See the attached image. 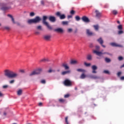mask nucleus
<instances>
[{
    "label": "nucleus",
    "mask_w": 124,
    "mask_h": 124,
    "mask_svg": "<svg viewBox=\"0 0 124 124\" xmlns=\"http://www.w3.org/2000/svg\"><path fill=\"white\" fill-rule=\"evenodd\" d=\"M4 75L8 78H17L18 73L9 69H6L4 71Z\"/></svg>",
    "instance_id": "obj_1"
},
{
    "label": "nucleus",
    "mask_w": 124,
    "mask_h": 124,
    "mask_svg": "<svg viewBox=\"0 0 124 124\" xmlns=\"http://www.w3.org/2000/svg\"><path fill=\"white\" fill-rule=\"evenodd\" d=\"M41 21V18L39 16H36L34 18L29 19L28 20V24H37Z\"/></svg>",
    "instance_id": "obj_2"
},
{
    "label": "nucleus",
    "mask_w": 124,
    "mask_h": 124,
    "mask_svg": "<svg viewBox=\"0 0 124 124\" xmlns=\"http://www.w3.org/2000/svg\"><path fill=\"white\" fill-rule=\"evenodd\" d=\"M0 9L2 11H6L8 9H10V7L7 6V4L3 3L0 4Z\"/></svg>",
    "instance_id": "obj_3"
},
{
    "label": "nucleus",
    "mask_w": 124,
    "mask_h": 124,
    "mask_svg": "<svg viewBox=\"0 0 124 124\" xmlns=\"http://www.w3.org/2000/svg\"><path fill=\"white\" fill-rule=\"evenodd\" d=\"M63 84L66 87H71L72 86V82L68 79H65L63 82Z\"/></svg>",
    "instance_id": "obj_4"
},
{
    "label": "nucleus",
    "mask_w": 124,
    "mask_h": 124,
    "mask_svg": "<svg viewBox=\"0 0 124 124\" xmlns=\"http://www.w3.org/2000/svg\"><path fill=\"white\" fill-rule=\"evenodd\" d=\"M93 53L94 54H96V55H97V56H101V55H104L105 54H107V55H109V56H112V54L108 53V52H104V53H102V52H100V51H97V50H93Z\"/></svg>",
    "instance_id": "obj_5"
},
{
    "label": "nucleus",
    "mask_w": 124,
    "mask_h": 124,
    "mask_svg": "<svg viewBox=\"0 0 124 124\" xmlns=\"http://www.w3.org/2000/svg\"><path fill=\"white\" fill-rule=\"evenodd\" d=\"M56 16H58V17H60V19H61V20L65 19V15L64 14L61 15L60 12L56 13Z\"/></svg>",
    "instance_id": "obj_6"
},
{
    "label": "nucleus",
    "mask_w": 124,
    "mask_h": 124,
    "mask_svg": "<svg viewBox=\"0 0 124 124\" xmlns=\"http://www.w3.org/2000/svg\"><path fill=\"white\" fill-rule=\"evenodd\" d=\"M81 20L84 23H90V22H91V20H90V19H89V17L86 16H82L81 18Z\"/></svg>",
    "instance_id": "obj_7"
},
{
    "label": "nucleus",
    "mask_w": 124,
    "mask_h": 124,
    "mask_svg": "<svg viewBox=\"0 0 124 124\" xmlns=\"http://www.w3.org/2000/svg\"><path fill=\"white\" fill-rule=\"evenodd\" d=\"M97 41L103 47V48H105L106 47L105 46L103 45L104 41L102 39V38L100 37L99 39L97 40Z\"/></svg>",
    "instance_id": "obj_8"
},
{
    "label": "nucleus",
    "mask_w": 124,
    "mask_h": 124,
    "mask_svg": "<svg viewBox=\"0 0 124 124\" xmlns=\"http://www.w3.org/2000/svg\"><path fill=\"white\" fill-rule=\"evenodd\" d=\"M61 66H62V67H63L65 70H68V69H69V66H68L67 63L65 62L62 63L61 65Z\"/></svg>",
    "instance_id": "obj_9"
},
{
    "label": "nucleus",
    "mask_w": 124,
    "mask_h": 124,
    "mask_svg": "<svg viewBox=\"0 0 124 124\" xmlns=\"http://www.w3.org/2000/svg\"><path fill=\"white\" fill-rule=\"evenodd\" d=\"M95 13L96 14V17H97V18H100V17H101V13H100L99 11L96 10Z\"/></svg>",
    "instance_id": "obj_10"
},
{
    "label": "nucleus",
    "mask_w": 124,
    "mask_h": 124,
    "mask_svg": "<svg viewBox=\"0 0 124 124\" xmlns=\"http://www.w3.org/2000/svg\"><path fill=\"white\" fill-rule=\"evenodd\" d=\"M48 19L50 22L55 23L56 22V17L55 16H50L48 17Z\"/></svg>",
    "instance_id": "obj_11"
},
{
    "label": "nucleus",
    "mask_w": 124,
    "mask_h": 124,
    "mask_svg": "<svg viewBox=\"0 0 124 124\" xmlns=\"http://www.w3.org/2000/svg\"><path fill=\"white\" fill-rule=\"evenodd\" d=\"M54 31H56V32H59V33H62L63 32V30L62 28H57L54 30Z\"/></svg>",
    "instance_id": "obj_12"
},
{
    "label": "nucleus",
    "mask_w": 124,
    "mask_h": 124,
    "mask_svg": "<svg viewBox=\"0 0 124 124\" xmlns=\"http://www.w3.org/2000/svg\"><path fill=\"white\" fill-rule=\"evenodd\" d=\"M86 33H87V34H88L89 36H92L93 35V33L90 30H89V29L86 30Z\"/></svg>",
    "instance_id": "obj_13"
},
{
    "label": "nucleus",
    "mask_w": 124,
    "mask_h": 124,
    "mask_svg": "<svg viewBox=\"0 0 124 124\" xmlns=\"http://www.w3.org/2000/svg\"><path fill=\"white\" fill-rule=\"evenodd\" d=\"M92 68L93 69L92 73H96V71L95 70L97 69V66L94 65L92 66Z\"/></svg>",
    "instance_id": "obj_14"
},
{
    "label": "nucleus",
    "mask_w": 124,
    "mask_h": 124,
    "mask_svg": "<svg viewBox=\"0 0 124 124\" xmlns=\"http://www.w3.org/2000/svg\"><path fill=\"white\" fill-rule=\"evenodd\" d=\"M70 70L64 71L61 73L62 75H66V74H70Z\"/></svg>",
    "instance_id": "obj_15"
},
{
    "label": "nucleus",
    "mask_w": 124,
    "mask_h": 124,
    "mask_svg": "<svg viewBox=\"0 0 124 124\" xmlns=\"http://www.w3.org/2000/svg\"><path fill=\"white\" fill-rule=\"evenodd\" d=\"M42 68H39L38 69H37L36 70H35L36 72L37 73V75H38V74H40L41 73V72H42Z\"/></svg>",
    "instance_id": "obj_16"
},
{
    "label": "nucleus",
    "mask_w": 124,
    "mask_h": 124,
    "mask_svg": "<svg viewBox=\"0 0 124 124\" xmlns=\"http://www.w3.org/2000/svg\"><path fill=\"white\" fill-rule=\"evenodd\" d=\"M47 18H48V17H47L46 16H43V24H44V25H45V24H47V22H46V20H47Z\"/></svg>",
    "instance_id": "obj_17"
},
{
    "label": "nucleus",
    "mask_w": 124,
    "mask_h": 124,
    "mask_svg": "<svg viewBox=\"0 0 124 124\" xmlns=\"http://www.w3.org/2000/svg\"><path fill=\"white\" fill-rule=\"evenodd\" d=\"M45 26H46V27H47V29H48L49 30V31H52L53 30V28L52 27V26H50V25H49V23H46L45 24Z\"/></svg>",
    "instance_id": "obj_18"
},
{
    "label": "nucleus",
    "mask_w": 124,
    "mask_h": 124,
    "mask_svg": "<svg viewBox=\"0 0 124 124\" xmlns=\"http://www.w3.org/2000/svg\"><path fill=\"white\" fill-rule=\"evenodd\" d=\"M50 38H51V36L50 35L44 36V39H45V40H46L47 41H48V40H50Z\"/></svg>",
    "instance_id": "obj_19"
},
{
    "label": "nucleus",
    "mask_w": 124,
    "mask_h": 124,
    "mask_svg": "<svg viewBox=\"0 0 124 124\" xmlns=\"http://www.w3.org/2000/svg\"><path fill=\"white\" fill-rule=\"evenodd\" d=\"M111 46H114L115 47H123V46L120 45H118L116 43H113L111 44Z\"/></svg>",
    "instance_id": "obj_20"
},
{
    "label": "nucleus",
    "mask_w": 124,
    "mask_h": 124,
    "mask_svg": "<svg viewBox=\"0 0 124 124\" xmlns=\"http://www.w3.org/2000/svg\"><path fill=\"white\" fill-rule=\"evenodd\" d=\"M70 63L71 64H77V63H78V61L76 60H71Z\"/></svg>",
    "instance_id": "obj_21"
},
{
    "label": "nucleus",
    "mask_w": 124,
    "mask_h": 124,
    "mask_svg": "<svg viewBox=\"0 0 124 124\" xmlns=\"http://www.w3.org/2000/svg\"><path fill=\"white\" fill-rule=\"evenodd\" d=\"M78 72H82V73H85L86 72V70L83 69H77Z\"/></svg>",
    "instance_id": "obj_22"
},
{
    "label": "nucleus",
    "mask_w": 124,
    "mask_h": 124,
    "mask_svg": "<svg viewBox=\"0 0 124 124\" xmlns=\"http://www.w3.org/2000/svg\"><path fill=\"white\" fill-rule=\"evenodd\" d=\"M87 77V76L86 75H85L84 73H82L80 77V79H85V78H86Z\"/></svg>",
    "instance_id": "obj_23"
},
{
    "label": "nucleus",
    "mask_w": 124,
    "mask_h": 124,
    "mask_svg": "<svg viewBox=\"0 0 124 124\" xmlns=\"http://www.w3.org/2000/svg\"><path fill=\"white\" fill-rule=\"evenodd\" d=\"M33 75H37V73H36V71H33L30 74V76H33Z\"/></svg>",
    "instance_id": "obj_24"
},
{
    "label": "nucleus",
    "mask_w": 124,
    "mask_h": 124,
    "mask_svg": "<svg viewBox=\"0 0 124 124\" xmlns=\"http://www.w3.org/2000/svg\"><path fill=\"white\" fill-rule=\"evenodd\" d=\"M22 93H23V91L21 89H19L17 92V95H21Z\"/></svg>",
    "instance_id": "obj_25"
},
{
    "label": "nucleus",
    "mask_w": 124,
    "mask_h": 124,
    "mask_svg": "<svg viewBox=\"0 0 124 124\" xmlns=\"http://www.w3.org/2000/svg\"><path fill=\"white\" fill-rule=\"evenodd\" d=\"M48 62V59L44 58L40 60V62Z\"/></svg>",
    "instance_id": "obj_26"
},
{
    "label": "nucleus",
    "mask_w": 124,
    "mask_h": 124,
    "mask_svg": "<svg viewBox=\"0 0 124 124\" xmlns=\"http://www.w3.org/2000/svg\"><path fill=\"white\" fill-rule=\"evenodd\" d=\"M59 102L60 103H64V102H65V99H62V98H61L59 99Z\"/></svg>",
    "instance_id": "obj_27"
},
{
    "label": "nucleus",
    "mask_w": 124,
    "mask_h": 124,
    "mask_svg": "<svg viewBox=\"0 0 124 124\" xmlns=\"http://www.w3.org/2000/svg\"><path fill=\"white\" fill-rule=\"evenodd\" d=\"M112 13L113 15H117V14H118V11L114 10L112 11Z\"/></svg>",
    "instance_id": "obj_28"
},
{
    "label": "nucleus",
    "mask_w": 124,
    "mask_h": 124,
    "mask_svg": "<svg viewBox=\"0 0 124 124\" xmlns=\"http://www.w3.org/2000/svg\"><path fill=\"white\" fill-rule=\"evenodd\" d=\"M93 28H94V30H95V31H98V29H99V27L97 25H94Z\"/></svg>",
    "instance_id": "obj_29"
},
{
    "label": "nucleus",
    "mask_w": 124,
    "mask_h": 124,
    "mask_svg": "<svg viewBox=\"0 0 124 124\" xmlns=\"http://www.w3.org/2000/svg\"><path fill=\"white\" fill-rule=\"evenodd\" d=\"M3 30H6L7 31H9L10 30V27L8 26H5L3 27Z\"/></svg>",
    "instance_id": "obj_30"
},
{
    "label": "nucleus",
    "mask_w": 124,
    "mask_h": 124,
    "mask_svg": "<svg viewBox=\"0 0 124 124\" xmlns=\"http://www.w3.org/2000/svg\"><path fill=\"white\" fill-rule=\"evenodd\" d=\"M87 59L88 60V61L92 60V56L91 55H88L87 56Z\"/></svg>",
    "instance_id": "obj_31"
},
{
    "label": "nucleus",
    "mask_w": 124,
    "mask_h": 124,
    "mask_svg": "<svg viewBox=\"0 0 124 124\" xmlns=\"http://www.w3.org/2000/svg\"><path fill=\"white\" fill-rule=\"evenodd\" d=\"M105 60L106 62H111V60L108 58H106Z\"/></svg>",
    "instance_id": "obj_32"
},
{
    "label": "nucleus",
    "mask_w": 124,
    "mask_h": 124,
    "mask_svg": "<svg viewBox=\"0 0 124 124\" xmlns=\"http://www.w3.org/2000/svg\"><path fill=\"white\" fill-rule=\"evenodd\" d=\"M90 77L92 78V79H97V78H98L97 76L93 75L91 76Z\"/></svg>",
    "instance_id": "obj_33"
},
{
    "label": "nucleus",
    "mask_w": 124,
    "mask_h": 124,
    "mask_svg": "<svg viewBox=\"0 0 124 124\" xmlns=\"http://www.w3.org/2000/svg\"><path fill=\"white\" fill-rule=\"evenodd\" d=\"M65 122L66 124H69V123H68V117H66L65 118Z\"/></svg>",
    "instance_id": "obj_34"
},
{
    "label": "nucleus",
    "mask_w": 124,
    "mask_h": 124,
    "mask_svg": "<svg viewBox=\"0 0 124 124\" xmlns=\"http://www.w3.org/2000/svg\"><path fill=\"white\" fill-rule=\"evenodd\" d=\"M62 25H68V21H62Z\"/></svg>",
    "instance_id": "obj_35"
},
{
    "label": "nucleus",
    "mask_w": 124,
    "mask_h": 124,
    "mask_svg": "<svg viewBox=\"0 0 124 124\" xmlns=\"http://www.w3.org/2000/svg\"><path fill=\"white\" fill-rule=\"evenodd\" d=\"M76 21H80V16H77L75 17Z\"/></svg>",
    "instance_id": "obj_36"
},
{
    "label": "nucleus",
    "mask_w": 124,
    "mask_h": 124,
    "mask_svg": "<svg viewBox=\"0 0 124 124\" xmlns=\"http://www.w3.org/2000/svg\"><path fill=\"white\" fill-rule=\"evenodd\" d=\"M85 65H86L87 67L91 66V63H87L85 62L84 63Z\"/></svg>",
    "instance_id": "obj_37"
},
{
    "label": "nucleus",
    "mask_w": 124,
    "mask_h": 124,
    "mask_svg": "<svg viewBox=\"0 0 124 124\" xmlns=\"http://www.w3.org/2000/svg\"><path fill=\"white\" fill-rule=\"evenodd\" d=\"M41 84H46V80L45 79H42L41 80Z\"/></svg>",
    "instance_id": "obj_38"
},
{
    "label": "nucleus",
    "mask_w": 124,
    "mask_h": 124,
    "mask_svg": "<svg viewBox=\"0 0 124 124\" xmlns=\"http://www.w3.org/2000/svg\"><path fill=\"white\" fill-rule=\"evenodd\" d=\"M118 30H123V26H122V25L118 26Z\"/></svg>",
    "instance_id": "obj_39"
},
{
    "label": "nucleus",
    "mask_w": 124,
    "mask_h": 124,
    "mask_svg": "<svg viewBox=\"0 0 124 124\" xmlns=\"http://www.w3.org/2000/svg\"><path fill=\"white\" fill-rule=\"evenodd\" d=\"M70 14H71L72 15H74L75 14V11L73 10H71L70 12Z\"/></svg>",
    "instance_id": "obj_40"
},
{
    "label": "nucleus",
    "mask_w": 124,
    "mask_h": 124,
    "mask_svg": "<svg viewBox=\"0 0 124 124\" xmlns=\"http://www.w3.org/2000/svg\"><path fill=\"white\" fill-rule=\"evenodd\" d=\"M35 15V14H34V13H33V12H31V13H30V16H31V17H33V16Z\"/></svg>",
    "instance_id": "obj_41"
},
{
    "label": "nucleus",
    "mask_w": 124,
    "mask_h": 124,
    "mask_svg": "<svg viewBox=\"0 0 124 124\" xmlns=\"http://www.w3.org/2000/svg\"><path fill=\"white\" fill-rule=\"evenodd\" d=\"M124 33V31L122 30H120L118 31V34H123Z\"/></svg>",
    "instance_id": "obj_42"
},
{
    "label": "nucleus",
    "mask_w": 124,
    "mask_h": 124,
    "mask_svg": "<svg viewBox=\"0 0 124 124\" xmlns=\"http://www.w3.org/2000/svg\"><path fill=\"white\" fill-rule=\"evenodd\" d=\"M95 49L96 50H97V51H98L99 50V49H100V46H96Z\"/></svg>",
    "instance_id": "obj_43"
},
{
    "label": "nucleus",
    "mask_w": 124,
    "mask_h": 124,
    "mask_svg": "<svg viewBox=\"0 0 124 124\" xmlns=\"http://www.w3.org/2000/svg\"><path fill=\"white\" fill-rule=\"evenodd\" d=\"M70 95L69 94H66L64 96V98H68L69 97Z\"/></svg>",
    "instance_id": "obj_44"
},
{
    "label": "nucleus",
    "mask_w": 124,
    "mask_h": 124,
    "mask_svg": "<svg viewBox=\"0 0 124 124\" xmlns=\"http://www.w3.org/2000/svg\"><path fill=\"white\" fill-rule=\"evenodd\" d=\"M119 61H123L124 60V58L122 56H120L118 57Z\"/></svg>",
    "instance_id": "obj_45"
},
{
    "label": "nucleus",
    "mask_w": 124,
    "mask_h": 124,
    "mask_svg": "<svg viewBox=\"0 0 124 124\" xmlns=\"http://www.w3.org/2000/svg\"><path fill=\"white\" fill-rule=\"evenodd\" d=\"M72 29H71V28H69V29H68V30H67V31H68V32H72Z\"/></svg>",
    "instance_id": "obj_46"
},
{
    "label": "nucleus",
    "mask_w": 124,
    "mask_h": 124,
    "mask_svg": "<svg viewBox=\"0 0 124 124\" xmlns=\"http://www.w3.org/2000/svg\"><path fill=\"white\" fill-rule=\"evenodd\" d=\"M104 73H106V74H110V73L109 72V71H108V70L104 71Z\"/></svg>",
    "instance_id": "obj_47"
},
{
    "label": "nucleus",
    "mask_w": 124,
    "mask_h": 124,
    "mask_svg": "<svg viewBox=\"0 0 124 124\" xmlns=\"http://www.w3.org/2000/svg\"><path fill=\"white\" fill-rule=\"evenodd\" d=\"M121 75H122V72H119L117 73V76L118 77H120L121 76Z\"/></svg>",
    "instance_id": "obj_48"
},
{
    "label": "nucleus",
    "mask_w": 124,
    "mask_h": 124,
    "mask_svg": "<svg viewBox=\"0 0 124 124\" xmlns=\"http://www.w3.org/2000/svg\"><path fill=\"white\" fill-rule=\"evenodd\" d=\"M2 88L3 89H7L8 88V85H3Z\"/></svg>",
    "instance_id": "obj_49"
},
{
    "label": "nucleus",
    "mask_w": 124,
    "mask_h": 124,
    "mask_svg": "<svg viewBox=\"0 0 124 124\" xmlns=\"http://www.w3.org/2000/svg\"><path fill=\"white\" fill-rule=\"evenodd\" d=\"M42 28V27L40 25L37 27V30H41Z\"/></svg>",
    "instance_id": "obj_50"
},
{
    "label": "nucleus",
    "mask_w": 124,
    "mask_h": 124,
    "mask_svg": "<svg viewBox=\"0 0 124 124\" xmlns=\"http://www.w3.org/2000/svg\"><path fill=\"white\" fill-rule=\"evenodd\" d=\"M14 82H15V80L14 79H13V80L10 81L9 83H10V84H13L14 83Z\"/></svg>",
    "instance_id": "obj_51"
},
{
    "label": "nucleus",
    "mask_w": 124,
    "mask_h": 124,
    "mask_svg": "<svg viewBox=\"0 0 124 124\" xmlns=\"http://www.w3.org/2000/svg\"><path fill=\"white\" fill-rule=\"evenodd\" d=\"M41 3L42 5H44L45 2H44V0H41Z\"/></svg>",
    "instance_id": "obj_52"
},
{
    "label": "nucleus",
    "mask_w": 124,
    "mask_h": 124,
    "mask_svg": "<svg viewBox=\"0 0 124 124\" xmlns=\"http://www.w3.org/2000/svg\"><path fill=\"white\" fill-rule=\"evenodd\" d=\"M12 21L13 23V24H16V22H15V20H14V18H12Z\"/></svg>",
    "instance_id": "obj_53"
},
{
    "label": "nucleus",
    "mask_w": 124,
    "mask_h": 124,
    "mask_svg": "<svg viewBox=\"0 0 124 124\" xmlns=\"http://www.w3.org/2000/svg\"><path fill=\"white\" fill-rule=\"evenodd\" d=\"M53 71L52 69H49L48 71H47V72H48V73H51V72H53Z\"/></svg>",
    "instance_id": "obj_54"
},
{
    "label": "nucleus",
    "mask_w": 124,
    "mask_h": 124,
    "mask_svg": "<svg viewBox=\"0 0 124 124\" xmlns=\"http://www.w3.org/2000/svg\"><path fill=\"white\" fill-rule=\"evenodd\" d=\"M19 72H21V73H25V70H20Z\"/></svg>",
    "instance_id": "obj_55"
},
{
    "label": "nucleus",
    "mask_w": 124,
    "mask_h": 124,
    "mask_svg": "<svg viewBox=\"0 0 124 124\" xmlns=\"http://www.w3.org/2000/svg\"><path fill=\"white\" fill-rule=\"evenodd\" d=\"M8 17H10V18H13V16L11 15H8Z\"/></svg>",
    "instance_id": "obj_56"
},
{
    "label": "nucleus",
    "mask_w": 124,
    "mask_h": 124,
    "mask_svg": "<svg viewBox=\"0 0 124 124\" xmlns=\"http://www.w3.org/2000/svg\"><path fill=\"white\" fill-rule=\"evenodd\" d=\"M3 96V94L0 92V97Z\"/></svg>",
    "instance_id": "obj_57"
},
{
    "label": "nucleus",
    "mask_w": 124,
    "mask_h": 124,
    "mask_svg": "<svg viewBox=\"0 0 124 124\" xmlns=\"http://www.w3.org/2000/svg\"><path fill=\"white\" fill-rule=\"evenodd\" d=\"M120 79H121V80H124V77H121L120 78Z\"/></svg>",
    "instance_id": "obj_58"
},
{
    "label": "nucleus",
    "mask_w": 124,
    "mask_h": 124,
    "mask_svg": "<svg viewBox=\"0 0 124 124\" xmlns=\"http://www.w3.org/2000/svg\"><path fill=\"white\" fill-rule=\"evenodd\" d=\"M70 18H72V16H68V19H70Z\"/></svg>",
    "instance_id": "obj_59"
},
{
    "label": "nucleus",
    "mask_w": 124,
    "mask_h": 124,
    "mask_svg": "<svg viewBox=\"0 0 124 124\" xmlns=\"http://www.w3.org/2000/svg\"><path fill=\"white\" fill-rule=\"evenodd\" d=\"M39 106H42V103L40 102L38 104Z\"/></svg>",
    "instance_id": "obj_60"
},
{
    "label": "nucleus",
    "mask_w": 124,
    "mask_h": 124,
    "mask_svg": "<svg viewBox=\"0 0 124 124\" xmlns=\"http://www.w3.org/2000/svg\"><path fill=\"white\" fill-rule=\"evenodd\" d=\"M35 34H39V31H36L35 32Z\"/></svg>",
    "instance_id": "obj_61"
},
{
    "label": "nucleus",
    "mask_w": 124,
    "mask_h": 124,
    "mask_svg": "<svg viewBox=\"0 0 124 124\" xmlns=\"http://www.w3.org/2000/svg\"><path fill=\"white\" fill-rule=\"evenodd\" d=\"M90 47L91 48H92V47H93V44H90Z\"/></svg>",
    "instance_id": "obj_62"
},
{
    "label": "nucleus",
    "mask_w": 124,
    "mask_h": 124,
    "mask_svg": "<svg viewBox=\"0 0 124 124\" xmlns=\"http://www.w3.org/2000/svg\"><path fill=\"white\" fill-rule=\"evenodd\" d=\"M78 30L77 29H76V30L75 31V33H76L78 31Z\"/></svg>",
    "instance_id": "obj_63"
},
{
    "label": "nucleus",
    "mask_w": 124,
    "mask_h": 124,
    "mask_svg": "<svg viewBox=\"0 0 124 124\" xmlns=\"http://www.w3.org/2000/svg\"><path fill=\"white\" fill-rule=\"evenodd\" d=\"M16 24H17V26H20V23L17 22V23H16Z\"/></svg>",
    "instance_id": "obj_64"
}]
</instances>
